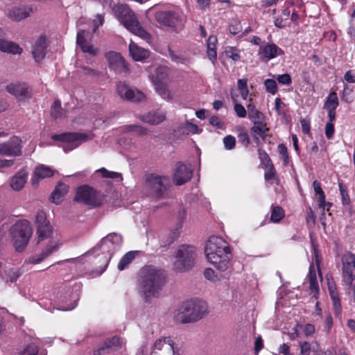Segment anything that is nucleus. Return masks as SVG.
Wrapping results in <instances>:
<instances>
[{"label": "nucleus", "mask_w": 355, "mask_h": 355, "mask_svg": "<svg viewBox=\"0 0 355 355\" xmlns=\"http://www.w3.org/2000/svg\"><path fill=\"white\" fill-rule=\"evenodd\" d=\"M352 92V89L349 88L348 85H345L343 92L342 100L347 103H352L353 101V98L351 96Z\"/></svg>", "instance_id": "obj_51"}, {"label": "nucleus", "mask_w": 355, "mask_h": 355, "mask_svg": "<svg viewBox=\"0 0 355 355\" xmlns=\"http://www.w3.org/2000/svg\"><path fill=\"white\" fill-rule=\"evenodd\" d=\"M155 87L156 92L162 96L164 99L170 100L172 98V95L168 90L166 83L154 85Z\"/></svg>", "instance_id": "obj_40"}, {"label": "nucleus", "mask_w": 355, "mask_h": 355, "mask_svg": "<svg viewBox=\"0 0 355 355\" xmlns=\"http://www.w3.org/2000/svg\"><path fill=\"white\" fill-rule=\"evenodd\" d=\"M239 142L242 144L245 147H248L250 144V138L248 134L243 128H241L238 134Z\"/></svg>", "instance_id": "obj_48"}, {"label": "nucleus", "mask_w": 355, "mask_h": 355, "mask_svg": "<svg viewBox=\"0 0 355 355\" xmlns=\"http://www.w3.org/2000/svg\"><path fill=\"white\" fill-rule=\"evenodd\" d=\"M248 116L253 121V123H255V122H260L263 121L264 119V115L262 112L259 111L258 110L257 111H254L252 113L248 114Z\"/></svg>", "instance_id": "obj_55"}, {"label": "nucleus", "mask_w": 355, "mask_h": 355, "mask_svg": "<svg viewBox=\"0 0 355 355\" xmlns=\"http://www.w3.org/2000/svg\"><path fill=\"white\" fill-rule=\"evenodd\" d=\"M96 172L101 173L102 176L105 178L119 179L120 180H122V175L121 173L110 171L105 168H101L97 170Z\"/></svg>", "instance_id": "obj_44"}, {"label": "nucleus", "mask_w": 355, "mask_h": 355, "mask_svg": "<svg viewBox=\"0 0 355 355\" xmlns=\"http://www.w3.org/2000/svg\"><path fill=\"white\" fill-rule=\"evenodd\" d=\"M309 288L313 293L314 296H315V295L318 294V293H319V286H318L314 266L313 264H311L309 267Z\"/></svg>", "instance_id": "obj_34"}, {"label": "nucleus", "mask_w": 355, "mask_h": 355, "mask_svg": "<svg viewBox=\"0 0 355 355\" xmlns=\"http://www.w3.org/2000/svg\"><path fill=\"white\" fill-rule=\"evenodd\" d=\"M152 355H180V349L174 346L170 338H163L155 341Z\"/></svg>", "instance_id": "obj_14"}, {"label": "nucleus", "mask_w": 355, "mask_h": 355, "mask_svg": "<svg viewBox=\"0 0 355 355\" xmlns=\"http://www.w3.org/2000/svg\"><path fill=\"white\" fill-rule=\"evenodd\" d=\"M300 123L302 125V132L305 134H309L310 132V122L306 119H302L300 120Z\"/></svg>", "instance_id": "obj_64"}, {"label": "nucleus", "mask_w": 355, "mask_h": 355, "mask_svg": "<svg viewBox=\"0 0 355 355\" xmlns=\"http://www.w3.org/2000/svg\"><path fill=\"white\" fill-rule=\"evenodd\" d=\"M234 109L237 116L240 118H244L246 116V110L241 104L235 103Z\"/></svg>", "instance_id": "obj_57"}, {"label": "nucleus", "mask_w": 355, "mask_h": 355, "mask_svg": "<svg viewBox=\"0 0 355 355\" xmlns=\"http://www.w3.org/2000/svg\"><path fill=\"white\" fill-rule=\"evenodd\" d=\"M35 221L38 226L45 225L49 223V221L46 220V215L44 211H37L35 216Z\"/></svg>", "instance_id": "obj_54"}, {"label": "nucleus", "mask_w": 355, "mask_h": 355, "mask_svg": "<svg viewBox=\"0 0 355 355\" xmlns=\"http://www.w3.org/2000/svg\"><path fill=\"white\" fill-rule=\"evenodd\" d=\"M264 85L266 91L272 94H275L277 92V83L273 79H266Z\"/></svg>", "instance_id": "obj_47"}, {"label": "nucleus", "mask_w": 355, "mask_h": 355, "mask_svg": "<svg viewBox=\"0 0 355 355\" xmlns=\"http://www.w3.org/2000/svg\"><path fill=\"white\" fill-rule=\"evenodd\" d=\"M113 10L119 21L129 31L146 41L150 39V35L141 26L135 12L127 5H116Z\"/></svg>", "instance_id": "obj_4"}, {"label": "nucleus", "mask_w": 355, "mask_h": 355, "mask_svg": "<svg viewBox=\"0 0 355 355\" xmlns=\"http://www.w3.org/2000/svg\"><path fill=\"white\" fill-rule=\"evenodd\" d=\"M47 46L46 37L45 35L40 36L32 49V55L36 62H40L45 58Z\"/></svg>", "instance_id": "obj_20"}, {"label": "nucleus", "mask_w": 355, "mask_h": 355, "mask_svg": "<svg viewBox=\"0 0 355 355\" xmlns=\"http://www.w3.org/2000/svg\"><path fill=\"white\" fill-rule=\"evenodd\" d=\"M67 192V185L63 183L58 184L51 195V201L55 204H59Z\"/></svg>", "instance_id": "obj_29"}, {"label": "nucleus", "mask_w": 355, "mask_h": 355, "mask_svg": "<svg viewBox=\"0 0 355 355\" xmlns=\"http://www.w3.org/2000/svg\"><path fill=\"white\" fill-rule=\"evenodd\" d=\"M208 313L205 301L195 298L184 302L175 311L174 319L181 324L195 322Z\"/></svg>", "instance_id": "obj_3"}, {"label": "nucleus", "mask_w": 355, "mask_h": 355, "mask_svg": "<svg viewBox=\"0 0 355 355\" xmlns=\"http://www.w3.org/2000/svg\"><path fill=\"white\" fill-rule=\"evenodd\" d=\"M51 115L54 119H60L64 116V110L62 108L60 100H55L51 105Z\"/></svg>", "instance_id": "obj_39"}, {"label": "nucleus", "mask_w": 355, "mask_h": 355, "mask_svg": "<svg viewBox=\"0 0 355 355\" xmlns=\"http://www.w3.org/2000/svg\"><path fill=\"white\" fill-rule=\"evenodd\" d=\"M225 53L227 57L231 58L234 61H238L240 59L239 51L236 47L227 46L225 48Z\"/></svg>", "instance_id": "obj_46"}, {"label": "nucleus", "mask_w": 355, "mask_h": 355, "mask_svg": "<svg viewBox=\"0 0 355 355\" xmlns=\"http://www.w3.org/2000/svg\"><path fill=\"white\" fill-rule=\"evenodd\" d=\"M89 33L85 30H80L76 36V43L83 53L96 56L99 53V49L91 44L87 39Z\"/></svg>", "instance_id": "obj_18"}, {"label": "nucleus", "mask_w": 355, "mask_h": 355, "mask_svg": "<svg viewBox=\"0 0 355 355\" xmlns=\"http://www.w3.org/2000/svg\"><path fill=\"white\" fill-rule=\"evenodd\" d=\"M105 196L88 185L77 188L74 201L83 203L91 207H97L103 204Z\"/></svg>", "instance_id": "obj_9"}, {"label": "nucleus", "mask_w": 355, "mask_h": 355, "mask_svg": "<svg viewBox=\"0 0 355 355\" xmlns=\"http://www.w3.org/2000/svg\"><path fill=\"white\" fill-rule=\"evenodd\" d=\"M205 253L207 260L217 269H227L231 258L229 245L220 237L211 236L206 243Z\"/></svg>", "instance_id": "obj_2"}, {"label": "nucleus", "mask_w": 355, "mask_h": 355, "mask_svg": "<svg viewBox=\"0 0 355 355\" xmlns=\"http://www.w3.org/2000/svg\"><path fill=\"white\" fill-rule=\"evenodd\" d=\"M217 39L215 36H209L207 40V55L209 60L214 63L216 60L217 53L216 50V44Z\"/></svg>", "instance_id": "obj_33"}, {"label": "nucleus", "mask_w": 355, "mask_h": 355, "mask_svg": "<svg viewBox=\"0 0 355 355\" xmlns=\"http://www.w3.org/2000/svg\"><path fill=\"white\" fill-rule=\"evenodd\" d=\"M278 152H279V155H282V159H283L284 165H287L289 162V156L288 154L286 146L283 144H279L278 145Z\"/></svg>", "instance_id": "obj_52"}, {"label": "nucleus", "mask_w": 355, "mask_h": 355, "mask_svg": "<svg viewBox=\"0 0 355 355\" xmlns=\"http://www.w3.org/2000/svg\"><path fill=\"white\" fill-rule=\"evenodd\" d=\"M329 290L331 299L333 302V306H334V309L335 311V313L337 315H338L339 314H340V312H341V304H340V301L339 299L338 293L336 291V289L332 288V287L330 286L329 284Z\"/></svg>", "instance_id": "obj_36"}, {"label": "nucleus", "mask_w": 355, "mask_h": 355, "mask_svg": "<svg viewBox=\"0 0 355 355\" xmlns=\"http://www.w3.org/2000/svg\"><path fill=\"white\" fill-rule=\"evenodd\" d=\"M123 132H135L138 136L146 135L148 134V130L139 125H126L121 128Z\"/></svg>", "instance_id": "obj_35"}, {"label": "nucleus", "mask_w": 355, "mask_h": 355, "mask_svg": "<svg viewBox=\"0 0 355 355\" xmlns=\"http://www.w3.org/2000/svg\"><path fill=\"white\" fill-rule=\"evenodd\" d=\"M334 134V125L332 123L328 122L325 125V135L327 139H331Z\"/></svg>", "instance_id": "obj_61"}, {"label": "nucleus", "mask_w": 355, "mask_h": 355, "mask_svg": "<svg viewBox=\"0 0 355 355\" xmlns=\"http://www.w3.org/2000/svg\"><path fill=\"white\" fill-rule=\"evenodd\" d=\"M338 106V98L335 92H331L324 105V109L336 108Z\"/></svg>", "instance_id": "obj_42"}, {"label": "nucleus", "mask_w": 355, "mask_h": 355, "mask_svg": "<svg viewBox=\"0 0 355 355\" xmlns=\"http://www.w3.org/2000/svg\"><path fill=\"white\" fill-rule=\"evenodd\" d=\"M31 11V8H13L9 11L8 17L12 20L20 21L28 17Z\"/></svg>", "instance_id": "obj_28"}, {"label": "nucleus", "mask_w": 355, "mask_h": 355, "mask_svg": "<svg viewBox=\"0 0 355 355\" xmlns=\"http://www.w3.org/2000/svg\"><path fill=\"white\" fill-rule=\"evenodd\" d=\"M136 254H137V251H130L127 252L119 261L118 269L119 270H124L125 267L135 259Z\"/></svg>", "instance_id": "obj_38"}, {"label": "nucleus", "mask_w": 355, "mask_h": 355, "mask_svg": "<svg viewBox=\"0 0 355 355\" xmlns=\"http://www.w3.org/2000/svg\"><path fill=\"white\" fill-rule=\"evenodd\" d=\"M339 190L342 198V202L344 205H347L350 203V198L348 195L347 187L343 184V182H339Z\"/></svg>", "instance_id": "obj_45"}, {"label": "nucleus", "mask_w": 355, "mask_h": 355, "mask_svg": "<svg viewBox=\"0 0 355 355\" xmlns=\"http://www.w3.org/2000/svg\"><path fill=\"white\" fill-rule=\"evenodd\" d=\"M53 171L49 166L40 165L35 168L34 178L32 179V184L35 186L38 184L40 179L49 178L53 175Z\"/></svg>", "instance_id": "obj_26"}, {"label": "nucleus", "mask_w": 355, "mask_h": 355, "mask_svg": "<svg viewBox=\"0 0 355 355\" xmlns=\"http://www.w3.org/2000/svg\"><path fill=\"white\" fill-rule=\"evenodd\" d=\"M37 234L38 235V242L49 238L52 234V227L50 225V223L45 225L38 226Z\"/></svg>", "instance_id": "obj_37"}, {"label": "nucleus", "mask_w": 355, "mask_h": 355, "mask_svg": "<svg viewBox=\"0 0 355 355\" xmlns=\"http://www.w3.org/2000/svg\"><path fill=\"white\" fill-rule=\"evenodd\" d=\"M59 245L55 244L53 245H47L41 252L40 255H35L33 257H31L28 259V262L33 264L39 263L42 260L48 257L53 252L58 250Z\"/></svg>", "instance_id": "obj_27"}, {"label": "nucleus", "mask_w": 355, "mask_h": 355, "mask_svg": "<svg viewBox=\"0 0 355 355\" xmlns=\"http://www.w3.org/2000/svg\"><path fill=\"white\" fill-rule=\"evenodd\" d=\"M38 347L34 343L28 344L20 355H37Z\"/></svg>", "instance_id": "obj_49"}, {"label": "nucleus", "mask_w": 355, "mask_h": 355, "mask_svg": "<svg viewBox=\"0 0 355 355\" xmlns=\"http://www.w3.org/2000/svg\"><path fill=\"white\" fill-rule=\"evenodd\" d=\"M22 141L17 137L13 136L6 141L0 144V155L8 157H17L21 155Z\"/></svg>", "instance_id": "obj_16"}, {"label": "nucleus", "mask_w": 355, "mask_h": 355, "mask_svg": "<svg viewBox=\"0 0 355 355\" xmlns=\"http://www.w3.org/2000/svg\"><path fill=\"white\" fill-rule=\"evenodd\" d=\"M28 173L24 169L18 171L11 179L10 187L15 191L21 190L26 182Z\"/></svg>", "instance_id": "obj_24"}, {"label": "nucleus", "mask_w": 355, "mask_h": 355, "mask_svg": "<svg viewBox=\"0 0 355 355\" xmlns=\"http://www.w3.org/2000/svg\"><path fill=\"white\" fill-rule=\"evenodd\" d=\"M277 80L282 84L288 85L292 83L291 77L288 73H284L282 75H279L277 77Z\"/></svg>", "instance_id": "obj_58"}, {"label": "nucleus", "mask_w": 355, "mask_h": 355, "mask_svg": "<svg viewBox=\"0 0 355 355\" xmlns=\"http://www.w3.org/2000/svg\"><path fill=\"white\" fill-rule=\"evenodd\" d=\"M341 263L343 282L346 285L352 286L355 280V253H345L341 257Z\"/></svg>", "instance_id": "obj_11"}, {"label": "nucleus", "mask_w": 355, "mask_h": 355, "mask_svg": "<svg viewBox=\"0 0 355 355\" xmlns=\"http://www.w3.org/2000/svg\"><path fill=\"white\" fill-rule=\"evenodd\" d=\"M123 345L122 339L116 336L105 338L93 351L94 355H108L112 352L119 350Z\"/></svg>", "instance_id": "obj_13"}, {"label": "nucleus", "mask_w": 355, "mask_h": 355, "mask_svg": "<svg viewBox=\"0 0 355 355\" xmlns=\"http://www.w3.org/2000/svg\"><path fill=\"white\" fill-rule=\"evenodd\" d=\"M192 175V171L182 162L177 164L176 169L174 173V182L176 185H182L189 181Z\"/></svg>", "instance_id": "obj_21"}, {"label": "nucleus", "mask_w": 355, "mask_h": 355, "mask_svg": "<svg viewBox=\"0 0 355 355\" xmlns=\"http://www.w3.org/2000/svg\"><path fill=\"white\" fill-rule=\"evenodd\" d=\"M3 31L0 28V51L12 54L20 53L22 49L19 45L3 39Z\"/></svg>", "instance_id": "obj_22"}, {"label": "nucleus", "mask_w": 355, "mask_h": 355, "mask_svg": "<svg viewBox=\"0 0 355 355\" xmlns=\"http://www.w3.org/2000/svg\"><path fill=\"white\" fill-rule=\"evenodd\" d=\"M129 51L132 58L136 61H142L149 56V51L148 50L139 47L134 42L130 44Z\"/></svg>", "instance_id": "obj_25"}, {"label": "nucleus", "mask_w": 355, "mask_h": 355, "mask_svg": "<svg viewBox=\"0 0 355 355\" xmlns=\"http://www.w3.org/2000/svg\"><path fill=\"white\" fill-rule=\"evenodd\" d=\"M258 152H259V159H261V161L262 162L266 163L267 166L269 164L271 165V164H272L271 159H270L269 155H268V153L265 150H261V149H259Z\"/></svg>", "instance_id": "obj_60"}, {"label": "nucleus", "mask_w": 355, "mask_h": 355, "mask_svg": "<svg viewBox=\"0 0 355 355\" xmlns=\"http://www.w3.org/2000/svg\"><path fill=\"white\" fill-rule=\"evenodd\" d=\"M6 90L20 101L30 98L32 95L31 87L25 83L10 84Z\"/></svg>", "instance_id": "obj_19"}, {"label": "nucleus", "mask_w": 355, "mask_h": 355, "mask_svg": "<svg viewBox=\"0 0 355 355\" xmlns=\"http://www.w3.org/2000/svg\"><path fill=\"white\" fill-rule=\"evenodd\" d=\"M209 123L213 126H216L218 128H222L223 123L217 116H212L209 119Z\"/></svg>", "instance_id": "obj_63"}, {"label": "nucleus", "mask_w": 355, "mask_h": 355, "mask_svg": "<svg viewBox=\"0 0 355 355\" xmlns=\"http://www.w3.org/2000/svg\"><path fill=\"white\" fill-rule=\"evenodd\" d=\"M171 186L170 178L150 174L147 176L145 183V190L148 196L160 199L164 197Z\"/></svg>", "instance_id": "obj_7"}, {"label": "nucleus", "mask_w": 355, "mask_h": 355, "mask_svg": "<svg viewBox=\"0 0 355 355\" xmlns=\"http://www.w3.org/2000/svg\"><path fill=\"white\" fill-rule=\"evenodd\" d=\"M116 92L121 98L135 103L140 102L145 98L143 92L123 82L116 85Z\"/></svg>", "instance_id": "obj_12"}, {"label": "nucleus", "mask_w": 355, "mask_h": 355, "mask_svg": "<svg viewBox=\"0 0 355 355\" xmlns=\"http://www.w3.org/2000/svg\"><path fill=\"white\" fill-rule=\"evenodd\" d=\"M6 274L9 278V281L10 282H15L18 277L20 276V273L17 271V270H14L12 269H10V270H8V271H6Z\"/></svg>", "instance_id": "obj_62"}, {"label": "nucleus", "mask_w": 355, "mask_h": 355, "mask_svg": "<svg viewBox=\"0 0 355 355\" xmlns=\"http://www.w3.org/2000/svg\"><path fill=\"white\" fill-rule=\"evenodd\" d=\"M141 119L146 123L157 125L165 119V115L162 112H149L148 114L142 116Z\"/></svg>", "instance_id": "obj_30"}, {"label": "nucleus", "mask_w": 355, "mask_h": 355, "mask_svg": "<svg viewBox=\"0 0 355 355\" xmlns=\"http://www.w3.org/2000/svg\"><path fill=\"white\" fill-rule=\"evenodd\" d=\"M122 237L116 233H111L102 239L101 242L96 245L91 251H96L101 249L103 253L107 252L108 257L105 258V265L101 272H103L108 265L109 260L113 255L114 251L121 245Z\"/></svg>", "instance_id": "obj_10"}, {"label": "nucleus", "mask_w": 355, "mask_h": 355, "mask_svg": "<svg viewBox=\"0 0 355 355\" xmlns=\"http://www.w3.org/2000/svg\"><path fill=\"white\" fill-rule=\"evenodd\" d=\"M79 69L83 74L91 78H98L101 75V71L87 66L81 65Z\"/></svg>", "instance_id": "obj_43"}, {"label": "nucleus", "mask_w": 355, "mask_h": 355, "mask_svg": "<svg viewBox=\"0 0 355 355\" xmlns=\"http://www.w3.org/2000/svg\"><path fill=\"white\" fill-rule=\"evenodd\" d=\"M300 355H309L311 352V345L306 341L301 342L300 343Z\"/></svg>", "instance_id": "obj_56"}, {"label": "nucleus", "mask_w": 355, "mask_h": 355, "mask_svg": "<svg viewBox=\"0 0 355 355\" xmlns=\"http://www.w3.org/2000/svg\"><path fill=\"white\" fill-rule=\"evenodd\" d=\"M223 144L226 150H232L236 146V139L232 135H227L223 138Z\"/></svg>", "instance_id": "obj_50"}, {"label": "nucleus", "mask_w": 355, "mask_h": 355, "mask_svg": "<svg viewBox=\"0 0 355 355\" xmlns=\"http://www.w3.org/2000/svg\"><path fill=\"white\" fill-rule=\"evenodd\" d=\"M284 217V211L279 206H275L272 208L270 220L273 223L279 222Z\"/></svg>", "instance_id": "obj_41"}, {"label": "nucleus", "mask_w": 355, "mask_h": 355, "mask_svg": "<svg viewBox=\"0 0 355 355\" xmlns=\"http://www.w3.org/2000/svg\"><path fill=\"white\" fill-rule=\"evenodd\" d=\"M154 18L159 25L170 28H176L181 21L179 14L173 10L156 11Z\"/></svg>", "instance_id": "obj_15"}, {"label": "nucleus", "mask_w": 355, "mask_h": 355, "mask_svg": "<svg viewBox=\"0 0 355 355\" xmlns=\"http://www.w3.org/2000/svg\"><path fill=\"white\" fill-rule=\"evenodd\" d=\"M9 232L17 251H21L26 246L33 233L30 223L26 220L16 222Z\"/></svg>", "instance_id": "obj_5"}, {"label": "nucleus", "mask_w": 355, "mask_h": 355, "mask_svg": "<svg viewBox=\"0 0 355 355\" xmlns=\"http://www.w3.org/2000/svg\"><path fill=\"white\" fill-rule=\"evenodd\" d=\"M166 283V274L153 266H145L139 271L137 290L144 301L150 303L157 298Z\"/></svg>", "instance_id": "obj_1"}, {"label": "nucleus", "mask_w": 355, "mask_h": 355, "mask_svg": "<svg viewBox=\"0 0 355 355\" xmlns=\"http://www.w3.org/2000/svg\"><path fill=\"white\" fill-rule=\"evenodd\" d=\"M108 60L109 67L116 73H126L129 71L128 64L120 53L109 52L106 54Z\"/></svg>", "instance_id": "obj_17"}, {"label": "nucleus", "mask_w": 355, "mask_h": 355, "mask_svg": "<svg viewBox=\"0 0 355 355\" xmlns=\"http://www.w3.org/2000/svg\"><path fill=\"white\" fill-rule=\"evenodd\" d=\"M259 54L267 60H270L277 55L284 54V51L275 44H267L260 49Z\"/></svg>", "instance_id": "obj_23"}, {"label": "nucleus", "mask_w": 355, "mask_h": 355, "mask_svg": "<svg viewBox=\"0 0 355 355\" xmlns=\"http://www.w3.org/2000/svg\"><path fill=\"white\" fill-rule=\"evenodd\" d=\"M196 257V250L193 246L186 244L180 245L175 254V269L180 272L190 270L194 266Z\"/></svg>", "instance_id": "obj_6"}, {"label": "nucleus", "mask_w": 355, "mask_h": 355, "mask_svg": "<svg viewBox=\"0 0 355 355\" xmlns=\"http://www.w3.org/2000/svg\"><path fill=\"white\" fill-rule=\"evenodd\" d=\"M168 72L167 67L159 66L156 69L155 75L153 76L154 85L166 83L168 79Z\"/></svg>", "instance_id": "obj_32"}, {"label": "nucleus", "mask_w": 355, "mask_h": 355, "mask_svg": "<svg viewBox=\"0 0 355 355\" xmlns=\"http://www.w3.org/2000/svg\"><path fill=\"white\" fill-rule=\"evenodd\" d=\"M269 128L267 124L263 121L255 122L253 126L251 127L250 131L255 135H259L263 140H265L268 136Z\"/></svg>", "instance_id": "obj_31"}, {"label": "nucleus", "mask_w": 355, "mask_h": 355, "mask_svg": "<svg viewBox=\"0 0 355 355\" xmlns=\"http://www.w3.org/2000/svg\"><path fill=\"white\" fill-rule=\"evenodd\" d=\"M51 138L55 141L61 142L58 146L63 148L65 153L78 148L82 143L91 140L92 137L89 135L81 132H64L55 134Z\"/></svg>", "instance_id": "obj_8"}, {"label": "nucleus", "mask_w": 355, "mask_h": 355, "mask_svg": "<svg viewBox=\"0 0 355 355\" xmlns=\"http://www.w3.org/2000/svg\"><path fill=\"white\" fill-rule=\"evenodd\" d=\"M242 31V27L239 21L234 20L229 26V31L232 35H236Z\"/></svg>", "instance_id": "obj_53"}, {"label": "nucleus", "mask_w": 355, "mask_h": 355, "mask_svg": "<svg viewBox=\"0 0 355 355\" xmlns=\"http://www.w3.org/2000/svg\"><path fill=\"white\" fill-rule=\"evenodd\" d=\"M205 277L210 281L215 282L218 280V277L211 268H206L204 271Z\"/></svg>", "instance_id": "obj_59"}]
</instances>
